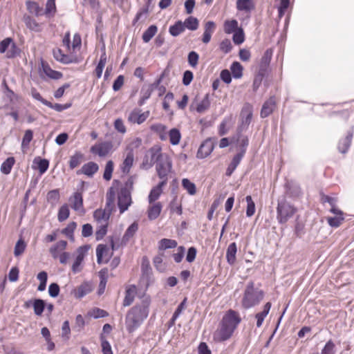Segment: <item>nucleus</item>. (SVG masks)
Wrapping results in <instances>:
<instances>
[{"mask_svg":"<svg viewBox=\"0 0 354 354\" xmlns=\"http://www.w3.org/2000/svg\"><path fill=\"white\" fill-rule=\"evenodd\" d=\"M241 320L239 312L233 309L227 310L219 323V328L214 333V339L219 342L229 339L241 324Z\"/></svg>","mask_w":354,"mask_h":354,"instance_id":"1","label":"nucleus"},{"mask_svg":"<svg viewBox=\"0 0 354 354\" xmlns=\"http://www.w3.org/2000/svg\"><path fill=\"white\" fill-rule=\"evenodd\" d=\"M151 298L144 296L141 303L132 307L125 319L126 329L129 333L135 332L149 315Z\"/></svg>","mask_w":354,"mask_h":354,"instance_id":"2","label":"nucleus"},{"mask_svg":"<svg viewBox=\"0 0 354 354\" xmlns=\"http://www.w3.org/2000/svg\"><path fill=\"white\" fill-rule=\"evenodd\" d=\"M265 292L259 288L255 287L254 281H250L248 283L243 292L241 299V306L245 309H250L258 306L263 299Z\"/></svg>","mask_w":354,"mask_h":354,"instance_id":"3","label":"nucleus"},{"mask_svg":"<svg viewBox=\"0 0 354 354\" xmlns=\"http://www.w3.org/2000/svg\"><path fill=\"white\" fill-rule=\"evenodd\" d=\"M296 208L285 199L278 201L277 218L280 224L286 223L295 214Z\"/></svg>","mask_w":354,"mask_h":354,"instance_id":"4","label":"nucleus"},{"mask_svg":"<svg viewBox=\"0 0 354 354\" xmlns=\"http://www.w3.org/2000/svg\"><path fill=\"white\" fill-rule=\"evenodd\" d=\"M171 169L172 162L167 154L156 164V169L158 177L162 180H165L166 183H167V176Z\"/></svg>","mask_w":354,"mask_h":354,"instance_id":"5","label":"nucleus"},{"mask_svg":"<svg viewBox=\"0 0 354 354\" xmlns=\"http://www.w3.org/2000/svg\"><path fill=\"white\" fill-rule=\"evenodd\" d=\"M253 115V108L250 103H245L240 113L241 126L239 127L240 131L247 129L250 124Z\"/></svg>","mask_w":354,"mask_h":354,"instance_id":"6","label":"nucleus"},{"mask_svg":"<svg viewBox=\"0 0 354 354\" xmlns=\"http://www.w3.org/2000/svg\"><path fill=\"white\" fill-rule=\"evenodd\" d=\"M354 134V127L352 126L346 132V134L341 138L337 143V150L342 154H346L351 145Z\"/></svg>","mask_w":354,"mask_h":354,"instance_id":"7","label":"nucleus"},{"mask_svg":"<svg viewBox=\"0 0 354 354\" xmlns=\"http://www.w3.org/2000/svg\"><path fill=\"white\" fill-rule=\"evenodd\" d=\"M131 203V194L125 189L120 190L118 194V206L120 214L126 212Z\"/></svg>","mask_w":354,"mask_h":354,"instance_id":"8","label":"nucleus"},{"mask_svg":"<svg viewBox=\"0 0 354 354\" xmlns=\"http://www.w3.org/2000/svg\"><path fill=\"white\" fill-rule=\"evenodd\" d=\"M113 148L111 141H104L95 144L91 147L90 151L93 154H97L100 157L106 156Z\"/></svg>","mask_w":354,"mask_h":354,"instance_id":"9","label":"nucleus"},{"mask_svg":"<svg viewBox=\"0 0 354 354\" xmlns=\"http://www.w3.org/2000/svg\"><path fill=\"white\" fill-rule=\"evenodd\" d=\"M214 148V143L211 138H207L200 145L197 151L198 158L203 159L211 154Z\"/></svg>","mask_w":354,"mask_h":354,"instance_id":"10","label":"nucleus"},{"mask_svg":"<svg viewBox=\"0 0 354 354\" xmlns=\"http://www.w3.org/2000/svg\"><path fill=\"white\" fill-rule=\"evenodd\" d=\"M149 116V111L141 113L139 109H134L129 115L128 120L132 123L140 124L143 123Z\"/></svg>","mask_w":354,"mask_h":354,"instance_id":"11","label":"nucleus"},{"mask_svg":"<svg viewBox=\"0 0 354 354\" xmlns=\"http://www.w3.org/2000/svg\"><path fill=\"white\" fill-rule=\"evenodd\" d=\"M276 108V100L274 96H271L262 105L260 116L266 118L272 113Z\"/></svg>","mask_w":354,"mask_h":354,"instance_id":"12","label":"nucleus"},{"mask_svg":"<svg viewBox=\"0 0 354 354\" xmlns=\"http://www.w3.org/2000/svg\"><path fill=\"white\" fill-rule=\"evenodd\" d=\"M69 201L71 202V207L75 211H78L83 214L85 213L83 206V196L80 192H75L73 196L69 198Z\"/></svg>","mask_w":354,"mask_h":354,"instance_id":"13","label":"nucleus"},{"mask_svg":"<svg viewBox=\"0 0 354 354\" xmlns=\"http://www.w3.org/2000/svg\"><path fill=\"white\" fill-rule=\"evenodd\" d=\"M285 187L286 193L290 198H297L301 194V187L297 183L287 181Z\"/></svg>","mask_w":354,"mask_h":354,"instance_id":"14","label":"nucleus"},{"mask_svg":"<svg viewBox=\"0 0 354 354\" xmlns=\"http://www.w3.org/2000/svg\"><path fill=\"white\" fill-rule=\"evenodd\" d=\"M99 166L94 162H88L84 164L80 170H79L77 174H84L88 177H93V175L98 171Z\"/></svg>","mask_w":354,"mask_h":354,"instance_id":"15","label":"nucleus"},{"mask_svg":"<svg viewBox=\"0 0 354 354\" xmlns=\"http://www.w3.org/2000/svg\"><path fill=\"white\" fill-rule=\"evenodd\" d=\"M166 184L165 180H161L156 186L151 189L148 196V201L150 204L154 203L159 198L162 192V187Z\"/></svg>","mask_w":354,"mask_h":354,"instance_id":"16","label":"nucleus"},{"mask_svg":"<svg viewBox=\"0 0 354 354\" xmlns=\"http://www.w3.org/2000/svg\"><path fill=\"white\" fill-rule=\"evenodd\" d=\"M53 55L56 61L64 64H68L74 62L73 58L70 55L64 54L62 50L58 48L53 50Z\"/></svg>","mask_w":354,"mask_h":354,"instance_id":"17","label":"nucleus"},{"mask_svg":"<svg viewBox=\"0 0 354 354\" xmlns=\"http://www.w3.org/2000/svg\"><path fill=\"white\" fill-rule=\"evenodd\" d=\"M138 230V224L136 222L131 223L126 230L122 240L121 245H126L129 240L136 234Z\"/></svg>","mask_w":354,"mask_h":354,"instance_id":"18","label":"nucleus"},{"mask_svg":"<svg viewBox=\"0 0 354 354\" xmlns=\"http://www.w3.org/2000/svg\"><path fill=\"white\" fill-rule=\"evenodd\" d=\"M248 145V137L239 133L238 138L236 139V148L239 151L237 153L242 156H245Z\"/></svg>","mask_w":354,"mask_h":354,"instance_id":"19","label":"nucleus"},{"mask_svg":"<svg viewBox=\"0 0 354 354\" xmlns=\"http://www.w3.org/2000/svg\"><path fill=\"white\" fill-rule=\"evenodd\" d=\"M216 24L212 21H208L205 24L204 32L203 34L202 41L204 44H208L212 38V35L214 31Z\"/></svg>","mask_w":354,"mask_h":354,"instance_id":"20","label":"nucleus"},{"mask_svg":"<svg viewBox=\"0 0 354 354\" xmlns=\"http://www.w3.org/2000/svg\"><path fill=\"white\" fill-rule=\"evenodd\" d=\"M149 152L151 157L149 163L147 165L148 167H151L155 163L156 164L160 159L167 155V153H161L160 148L152 147L149 149Z\"/></svg>","mask_w":354,"mask_h":354,"instance_id":"21","label":"nucleus"},{"mask_svg":"<svg viewBox=\"0 0 354 354\" xmlns=\"http://www.w3.org/2000/svg\"><path fill=\"white\" fill-rule=\"evenodd\" d=\"M322 203H327L330 205L329 212L333 214H340L341 209L337 207V199L328 195H323L322 197Z\"/></svg>","mask_w":354,"mask_h":354,"instance_id":"22","label":"nucleus"},{"mask_svg":"<svg viewBox=\"0 0 354 354\" xmlns=\"http://www.w3.org/2000/svg\"><path fill=\"white\" fill-rule=\"evenodd\" d=\"M136 292V286L135 285H131L127 288L125 291V297L123 300V306H129L133 302Z\"/></svg>","mask_w":354,"mask_h":354,"instance_id":"23","label":"nucleus"},{"mask_svg":"<svg viewBox=\"0 0 354 354\" xmlns=\"http://www.w3.org/2000/svg\"><path fill=\"white\" fill-rule=\"evenodd\" d=\"M115 198V192L113 187H111L108 192H106V207L105 210L108 212H110V214H111V212L113 209L114 206V201Z\"/></svg>","mask_w":354,"mask_h":354,"instance_id":"24","label":"nucleus"},{"mask_svg":"<svg viewBox=\"0 0 354 354\" xmlns=\"http://www.w3.org/2000/svg\"><path fill=\"white\" fill-rule=\"evenodd\" d=\"M271 306H272L271 303L267 302L263 306V310L261 312L257 313L255 315V318L257 319V328H260L262 326L265 318L267 317V315H268V313L270 310Z\"/></svg>","mask_w":354,"mask_h":354,"instance_id":"25","label":"nucleus"},{"mask_svg":"<svg viewBox=\"0 0 354 354\" xmlns=\"http://www.w3.org/2000/svg\"><path fill=\"white\" fill-rule=\"evenodd\" d=\"M67 246V241L64 240L59 241L53 245L49 250V252L53 259L58 258L59 253L64 250Z\"/></svg>","mask_w":354,"mask_h":354,"instance_id":"26","label":"nucleus"},{"mask_svg":"<svg viewBox=\"0 0 354 354\" xmlns=\"http://www.w3.org/2000/svg\"><path fill=\"white\" fill-rule=\"evenodd\" d=\"M134 160V155L132 150L129 151L121 165V171L124 174H129Z\"/></svg>","mask_w":354,"mask_h":354,"instance_id":"27","label":"nucleus"},{"mask_svg":"<svg viewBox=\"0 0 354 354\" xmlns=\"http://www.w3.org/2000/svg\"><path fill=\"white\" fill-rule=\"evenodd\" d=\"M41 68L45 75L53 80H59L63 76L61 72L52 69L47 63L44 62H41Z\"/></svg>","mask_w":354,"mask_h":354,"instance_id":"28","label":"nucleus"},{"mask_svg":"<svg viewBox=\"0 0 354 354\" xmlns=\"http://www.w3.org/2000/svg\"><path fill=\"white\" fill-rule=\"evenodd\" d=\"M92 291V284L90 282L85 281L82 283L77 290L75 297L81 299Z\"/></svg>","mask_w":354,"mask_h":354,"instance_id":"29","label":"nucleus"},{"mask_svg":"<svg viewBox=\"0 0 354 354\" xmlns=\"http://www.w3.org/2000/svg\"><path fill=\"white\" fill-rule=\"evenodd\" d=\"M237 252V247L235 242L231 243L226 251V259L229 264L233 265L236 261V254Z\"/></svg>","mask_w":354,"mask_h":354,"instance_id":"30","label":"nucleus"},{"mask_svg":"<svg viewBox=\"0 0 354 354\" xmlns=\"http://www.w3.org/2000/svg\"><path fill=\"white\" fill-rule=\"evenodd\" d=\"M24 22L25 23L26 27L30 30L35 32H39L41 30V26L37 21L29 15L24 16Z\"/></svg>","mask_w":354,"mask_h":354,"instance_id":"31","label":"nucleus"},{"mask_svg":"<svg viewBox=\"0 0 354 354\" xmlns=\"http://www.w3.org/2000/svg\"><path fill=\"white\" fill-rule=\"evenodd\" d=\"M254 8L253 0H236V9L239 11L250 12Z\"/></svg>","mask_w":354,"mask_h":354,"instance_id":"32","label":"nucleus"},{"mask_svg":"<svg viewBox=\"0 0 354 354\" xmlns=\"http://www.w3.org/2000/svg\"><path fill=\"white\" fill-rule=\"evenodd\" d=\"M162 205L160 203H154L148 209L147 216L149 220H155L157 218L162 210Z\"/></svg>","mask_w":354,"mask_h":354,"instance_id":"33","label":"nucleus"},{"mask_svg":"<svg viewBox=\"0 0 354 354\" xmlns=\"http://www.w3.org/2000/svg\"><path fill=\"white\" fill-rule=\"evenodd\" d=\"M185 30L183 21L180 20L176 21L173 25L170 26L169 28V32L172 37H178Z\"/></svg>","mask_w":354,"mask_h":354,"instance_id":"34","label":"nucleus"},{"mask_svg":"<svg viewBox=\"0 0 354 354\" xmlns=\"http://www.w3.org/2000/svg\"><path fill=\"white\" fill-rule=\"evenodd\" d=\"M110 216V212H106L105 209H97L93 212V218L97 223H100L102 221H104L105 223H108Z\"/></svg>","mask_w":354,"mask_h":354,"instance_id":"35","label":"nucleus"},{"mask_svg":"<svg viewBox=\"0 0 354 354\" xmlns=\"http://www.w3.org/2000/svg\"><path fill=\"white\" fill-rule=\"evenodd\" d=\"M32 307L35 314L41 316L46 308V301L42 299H34Z\"/></svg>","mask_w":354,"mask_h":354,"instance_id":"36","label":"nucleus"},{"mask_svg":"<svg viewBox=\"0 0 354 354\" xmlns=\"http://www.w3.org/2000/svg\"><path fill=\"white\" fill-rule=\"evenodd\" d=\"M26 6L30 13L34 14L36 16L41 15V11L42 10V8L39 6L37 2L28 0L26 1Z\"/></svg>","mask_w":354,"mask_h":354,"instance_id":"37","label":"nucleus"},{"mask_svg":"<svg viewBox=\"0 0 354 354\" xmlns=\"http://www.w3.org/2000/svg\"><path fill=\"white\" fill-rule=\"evenodd\" d=\"M187 301V298H185L177 306L171 318L169 321V327H171L174 325L176 320L178 318L180 315L181 314L183 310L185 308V304Z\"/></svg>","mask_w":354,"mask_h":354,"instance_id":"38","label":"nucleus"},{"mask_svg":"<svg viewBox=\"0 0 354 354\" xmlns=\"http://www.w3.org/2000/svg\"><path fill=\"white\" fill-rule=\"evenodd\" d=\"M185 29L187 28L189 30H196L198 29L199 26V22L197 18L189 16L185 19V20L183 22Z\"/></svg>","mask_w":354,"mask_h":354,"instance_id":"39","label":"nucleus"},{"mask_svg":"<svg viewBox=\"0 0 354 354\" xmlns=\"http://www.w3.org/2000/svg\"><path fill=\"white\" fill-rule=\"evenodd\" d=\"M106 59H107L106 54L105 50H104V51L102 52V53L100 55V60L98 62V64H97L95 69L96 76L98 79L102 77V72H103L104 66L106 62Z\"/></svg>","mask_w":354,"mask_h":354,"instance_id":"40","label":"nucleus"},{"mask_svg":"<svg viewBox=\"0 0 354 354\" xmlns=\"http://www.w3.org/2000/svg\"><path fill=\"white\" fill-rule=\"evenodd\" d=\"M335 216L328 217L327 223L332 227H338L343 221H344V212L341 210L340 214H335Z\"/></svg>","mask_w":354,"mask_h":354,"instance_id":"41","label":"nucleus"},{"mask_svg":"<svg viewBox=\"0 0 354 354\" xmlns=\"http://www.w3.org/2000/svg\"><path fill=\"white\" fill-rule=\"evenodd\" d=\"M231 74L234 79H239L243 76V67L238 62H234L230 66Z\"/></svg>","mask_w":354,"mask_h":354,"instance_id":"42","label":"nucleus"},{"mask_svg":"<svg viewBox=\"0 0 354 354\" xmlns=\"http://www.w3.org/2000/svg\"><path fill=\"white\" fill-rule=\"evenodd\" d=\"M15 159L14 157H8L1 165V171L3 174H9L11 172L12 168L15 165Z\"/></svg>","mask_w":354,"mask_h":354,"instance_id":"43","label":"nucleus"},{"mask_svg":"<svg viewBox=\"0 0 354 354\" xmlns=\"http://www.w3.org/2000/svg\"><path fill=\"white\" fill-rule=\"evenodd\" d=\"M153 91L148 86H144L140 91L141 97L138 102L139 106H142L145 104L146 101L151 97Z\"/></svg>","mask_w":354,"mask_h":354,"instance_id":"44","label":"nucleus"},{"mask_svg":"<svg viewBox=\"0 0 354 354\" xmlns=\"http://www.w3.org/2000/svg\"><path fill=\"white\" fill-rule=\"evenodd\" d=\"M158 28L156 25H151L143 32L142 39L145 43H148L156 34Z\"/></svg>","mask_w":354,"mask_h":354,"instance_id":"45","label":"nucleus"},{"mask_svg":"<svg viewBox=\"0 0 354 354\" xmlns=\"http://www.w3.org/2000/svg\"><path fill=\"white\" fill-rule=\"evenodd\" d=\"M77 227V223L75 221L69 223L67 226L62 229V233L64 234L71 241H74V231Z\"/></svg>","mask_w":354,"mask_h":354,"instance_id":"46","label":"nucleus"},{"mask_svg":"<svg viewBox=\"0 0 354 354\" xmlns=\"http://www.w3.org/2000/svg\"><path fill=\"white\" fill-rule=\"evenodd\" d=\"M210 104L209 95L207 93L203 99L197 104L196 111L199 113H202L209 108Z\"/></svg>","mask_w":354,"mask_h":354,"instance_id":"47","label":"nucleus"},{"mask_svg":"<svg viewBox=\"0 0 354 354\" xmlns=\"http://www.w3.org/2000/svg\"><path fill=\"white\" fill-rule=\"evenodd\" d=\"M34 162L37 164V168L41 174H44L48 169L49 161L47 159L36 157Z\"/></svg>","mask_w":354,"mask_h":354,"instance_id":"48","label":"nucleus"},{"mask_svg":"<svg viewBox=\"0 0 354 354\" xmlns=\"http://www.w3.org/2000/svg\"><path fill=\"white\" fill-rule=\"evenodd\" d=\"M47 201L52 205H55L59 201L60 194L58 189L50 190L46 196Z\"/></svg>","mask_w":354,"mask_h":354,"instance_id":"49","label":"nucleus"},{"mask_svg":"<svg viewBox=\"0 0 354 354\" xmlns=\"http://www.w3.org/2000/svg\"><path fill=\"white\" fill-rule=\"evenodd\" d=\"M177 246V242L175 240L169 239H162L159 241V250H165L167 249L174 248Z\"/></svg>","mask_w":354,"mask_h":354,"instance_id":"50","label":"nucleus"},{"mask_svg":"<svg viewBox=\"0 0 354 354\" xmlns=\"http://www.w3.org/2000/svg\"><path fill=\"white\" fill-rule=\"evenodd\" d=\"M84 155L80 152L76 151L74 155L71 156L69 160V167L71 169L77 167L83 159Z\"/></svg>","mask_w":354,"mask_h":354,"instance_id":"51","label":"nucleus"},{"mask_svg":"<svg viewBox=\"0 0 354 354\" xmlns=\"http://www.w3.org/2000/svg\"><path fill=\"white\" fill-rule=\"evenodd\" d=\"M169 137L170 143L172 145H176L180 142L181 134L178 129L173 128L169 132Z\"/></svg>","mask_w":354,"mask_h":354,"instance_id":"52","label":"nucleus"},{"mask_svg":"<svg viewBox=\"0 0 354 354\" xmlns=\"http://www.w3.org/2000/svg\"><path fill=\"white\" fill-rule=\"evenodd\" d=\"M238 29V21L236 19L227 20L224 23V30L225 33L230 34L236 32Z\"/></svg>","mask_w":354,"mask_h":354,"instance_id":"53","label":"nucleus"},{"mask_svg":"<svg viewBox=\"0 0 354 354\" xmlns=\"http://www.w3.org/2000/svg\"><path fill=\"white\" fill-rule=\"evenodd\" d=\"M70 215V210L69 207L67 204H64L60 207L58 211V221L59 222H62L65 220H66Z\"/></svg>","mask_w":354,"mask_h":354,"instance_id":"54","label":"nucleus"},{"mask_svg":"<svg viewBox=\"0 0 354 354\" xmlns=\"http://www.w3.org/2000/svg\"><path fill=\"white\" fill-rule=\"evenodd\" d=\"M182 186L190 195H194L196 192L195 184L191 182L188 178H183L182 180Z\"/></svg>","mask_w":354,"mask_h":354,"instance_id":"55","label":"nucleus"},{"mask_svg":"<svg viewBox=\"0 0 354 354\" xmlns=\"http://www.w3.org/2000/svg\"><path fill=\"white\" fill-rule=\"evenodd\" d=\"M245 201L247 202L246 216L251 217L255 212V203L250 195L245 197Z\"/></svg>","mask_w":354,"mask_h":354,"instance_id":"56","label":"nucleus"},{"mask_svg":"<svg viewBox=\"0 0 354 354\" xmlns=\"http://www.w3.org/2000/svg\"><path fill=\"white\" fill-rule=\"evenodd\" d=\"M26 248V242L24 241V240H23L21 238L19 239L17 241L15 246V249H14L15 256L19 257V256L21 255L24 252Z\"/></svg>","mask_w":354,"mask_h":354,"instance_id":"57","label":"nucleus"},{"mask_svg":"<svg viewBox=\"0 0 354 354\" xmlns=\"http://www.w3.org/2000/svg\"><path fill=\"white\" fill-rule=\"evenodd\" d=\"M114 164L112 160H109L106 162L105 165L104 171L103 174V178L105 180H110L112 177V174L113 171Z\"/></svg>","mask_w":354,"mask_h":354,"instance_id":"58","label":"nucleus"},{"mask_svg":"<svg viewBox=\"0 0 354 354\" xmlns=\"http://www.w3.org/2000/svg\"><path fill=\"white\" fill-rule=\"evenodd\" d=\"M199 60V55L197 52L192 50L188 53L187 62L189 65L192 68H196Z\"/></svg>","mask_w":354,"mask_h":354,"instance_id":"59","label":"nucleus"},{"mask_svg":"<svg viewBox=\"0 0 354 354\" xmlns=\"http://www.w3.org/2000/svg\"><path fill=\"white\" fill-rule=\"evenodd\" d=\"M272 50L271 48L267 49L264 52V53L261 59L259 65L264 66H269L270 61L272 59Z\"/></svg>","mask_w":354,"mask_h":354,"instance_id":"60","label":"nucleus"},{"mask_svg":"<svg viewBox=\"0 0 354 354\" xmlns=\"http://www.w3.org/2000/svg\"><path fill=\"white\" fill-rule=\"evenodd\" d=\"M108 248L106 245L104 244H99L96 248V256H97V262L100 264L102 261V258L104 254L107 252Z\"/></svg>","mask_w":354,"mask_h":354,"instance_id":"61","label":"nucleus"},{"mask_svg":"<svg viewBox=\"0 0 354 354\" xmlns=\"http://www.w3.org/2000/svg\"><path fill=\"white\" fill-rule=\"evenodd\" d=\"M320 354H335V344L333 340H328L321 351Z\"/></svg>","mask_w":354,"mask_h":354,"instance_id":"62","label":"nucleus"},{"mask_svg":"<svg viewBox=\"0 0 354 354\" xmlns=\"http://www.w3.org/2000/svg\"><path fill=\"white\" fill-rule=\"evenodd\" d=\"M108 231V223H105L98 227L95 232V239L96 241L102 240Z\"/></svg>","mask_w":354,"mask_h":354,"instance_id":"63","label":"nucleus"},{"mask_svg":"<svg viewBox=\"0 0 354 354\" xmlns=\"http://www.w3.org/2000/svg\"><path fill=\"white\" fill-rule=\"evenodd\" d=\"M219 48L223 53L225 54L229 53L232 48L231 41L229 39H224L220 43Z\"/></svg>","mask_w":354,"mask_h":354,"instance_id":"64","label":"nucleus"}]
</instances>
